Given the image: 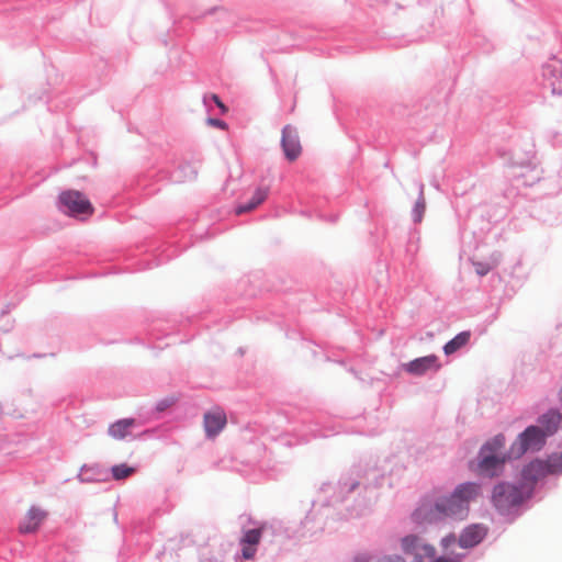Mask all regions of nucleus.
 Listing matches in <instances>:
<instances>
[{
  "instance_id": "nucleus-13",
  "label": "nucleus",
  "mask_w": 562,
  "mask_h": 562,
  "mask_svg": "<svg viewBox=\"0 0 562 562\" xmlns=\"http://www.w3.org/2000/svg\"><path fill=\"white\" fill-rule=\"evenodd\" d=\"M548 475V468L542 460H535L527 464L522 472V480L526 482H537L538 480Z\"/></svg>"
},
{
  "instance_id": "nucleus-28",
  "label": "nucleus",
  "mask_w": 562,
  "mask_h": 562,
  "mask_svg": "<svg viewBox=\"0 0 562 562\" xmlns=\"http://www.w3.org/2000/svg\"><path fill=\"white\" fill-rule=\"evenodd\" d=\"M417 207H418V211H422L425 209V205L424 204H417Z\"/></svg>"
},
{
  "instance_id": "nucleus-4",
  "label": "nucleus",
  "mask_w": 562,
  "mask_h": 562,
  "mask_svg": "<svg viewBox=\"0 0 562 562\" xmlns=\"http://www.w3.org/2000/svg\"><path fill=\"white\" fill-rule=\"evenodd\" d=\"M548 436L538 426H529L512 445L509 457L519 458L525 452L540 450Z\"/></svg>"
},
{
  "instance_id": "nucleus-14",
  "label": "nucleus",
  "mask_w": 562,
  "mask_h": 562,
  "mask_svg": "<svg viewBox=\"0 0 562 562\" xmlns=\"http://www.w3.org/2000/svg\"><path fill=\"white\" fill-rule=\"evenodd\" d=\"M135 426V419L124 418L111 424L108 428V434L115 440H123L132 434V428Z\"/></svg>"
},
{
  "instance_id": "nucleus-8",
  "label": "nucleus",
  "mask_w": 562,
  "mask_h": 562,
  "mask_svg": "<svg viewBox=\"0 0 562 562\" xmlns=\"http://www.w3.org/2000/svg\"><path fill=\"white\" fill-rule=\"evenodd\" d=\"M403 368L409 374L423 375L428 371L437 372L441 368V364L439 363L437 356L429 355L414 359L408 363H405Z\"/></svg>"
},
{
  "instance_id": "nucleus-24",
  "label": "nucleus",
  "mask_w": 562,
  "mask_h": 562,
  "mask_svg": "<svg viewBox=\"0 0 562 562\" xmlns=\"http://www.w3.org/2000/svg\"><path fill=\"white\" fill-rule=\"evenodd\" d=\"M211 99L215 102V104L221 109L222 113L227 112L226 105L221 101L217 94H212Z\"/></svg>"
},
{
  "instance_id": "nucleus-11",
  "label": "nucleus",
  "mask_w": 562,
  "mask_h": 562,
  "mask_svg": "<svg viewBox=\"0 0 562 562\" xmlns=\"http://www.w3.org/2000/svg\"><path fill=\"white\" fill-rule=\"evenodd\" d=\"M263 528L250 529L244 532L240 539L241 554L246 560H250L256 555L257 546L259 544L262 536Z\"/></svg>"
},
{
  "instance_id": "nucleus-16",
  "label": "nucleus",
  "mask_w": 562,
  "mask_h": 562,
  "mask_svg": "<svg viewBox=\"0 0 562 562\" xmlns=\"http://www.w3.org/2000/svg\"><path fill=\"white\" fill-rule=\"evenodd\" d=\"M471 333L470 331H462L458 334L454 338L449 340L443 346V351L447 356H450L454 352H457L459 349L468 345L470 341Z\"/></svg>"
},
{
  "instance_id": "nucleus-27",
  "label": "nucleus",
  "mask_w": 562,
  "mask_h": 562,
  "mask_svg": "<svg viewBox=\"0 0 562 562\" xmlns=\"http://www.w3.org/2000/svg\"><path fill=\"white\" fill-rule=\"evenodd\" d=\"M417 207H418V211H422L425 209V205L424 204H417Z\"/></svg>"
},
{
  "instance_id": "nucleus-6",
  "label": "nucleus",
  "mask_w": 562,
  "mask_h": 562,
  "mask_svg": "<svg viewBox=\"0 0 562 562\" xmlns=\"http://www.w3.org/2000/svg\"><path fill=\"white\" fill-rule=\"evenodd\" d=\"M402 550L407 555H413L412 562H424V558H432L435 555V548L429 544H422L416 536H406L402 539Z\"/></svg>"
},
{
  "instance_id": "nucleus-18",
  "label": "nucleus",
  "mask_w": 562,
  "mask_h": 562,
  "mask_svg": "<svg viewBox=\"0 0 562 562\" xmlns=\"http://www.w3.org/2000/svg\"><path fill=\"white\" fill-rule=\"evenodd\" d=\"M136 472V469L125 463L116 464L111 468L112 477L116 481L127 479Z\"/></svg>"
},
{
  "instance_id": "nucleus-2",
  "label": "nucleus",
  "mask_w": 562,
  "mask_h": 562,
  "mask_svg": "<svg viewBox=\"0 0 562 562\" xmlns=\"http://www.w3.org/2000/svg\"><path fill=\"white\" fill-rule=\"evenodd\" d=\"M58 200L60 210L69 216L87 218L90 217L94 212V209L89 199L80 191H63L59 194Z\"/></svg>"
},
{
  "instance_id": "nucleus-19",
  "label": "nucleus",
  "mask_w": 562,
  "mask_h": 562,
  "mask_svg": "<svg viewBox=\"0 0 562 562\" xmlns=\"http://www.w3.org/2000/svg\"><path fill=\"white\" fill-rule=\"evenodd\" d=\"M552 93L562 94V69H553L548 77Z\"/></svg>"
},
{
  "instance_id": "nucleus-25",
  "label": "nucleus",
  "mask_w": 562,
  "mask_h": 562,
  "mask_svg": "<svg viewBox=\"0 0 562 562\" xmlns=\"http://www.w3.org/2000/svg\"><path fill=\"white\" fill-rule=\"evenodd\" d=\"M454 542V536H448L446 538L442 539V546L443 547H449L450 543Z\"/></svg>"
},
{
  "instance_id": "nucleus-12",
  "label": "nucleus",
  "mask_w": 562,
  "mask_h": 562,
  "mask_svg": "<svg viewBox=\"0 0 562 562\" xmlns=\"http://www.w3.org/2000/svg\"><path fill=\"white\" fill-rule=\"evenodd\" d=\"M486 535V528L475 524L467 527L459 538V544L462 548H472L479 544Z\"/></svg>"
},
{
  "instance_id": "nucleus-20",
  "label": "nucleus",
  "mask_w": 562,
  "mask_h": 562,
  "mask_svg": "<svg viewBox=\"0 0 562 562\" xmlns=\"http://www.w3.org/2000/svg\"><path fill=\"white\" fill-rule=\"evenodd\" d=\"M546 467L548 468V474H558L562 473V454H553L544 461Z\"/></svg>"
},
{
  "instance_id": "nucleus-10",
  "label": "nucleus",
  "mask_w": 562,
  "mask_h": 562,
  "mask_svg": "<svg viewBox=\"0 0 562 562\" xmlns=\"http://www.w3.org/2000/svg\"><path fill=\"white\" fill-rule=\"evenodd\" d=\"M282 148L285 157L293 161L301 155V144L299 140L297 132L292 125H285L282 130Z\"/></svg>"
},
{
  "instance_id": "nucleus-21",
  "label": "nucleus",
  "mask_w": 562,
  "mask_h": 562,
  "mask_svg": "<svg viewBox=\"0 0 562 562\" xmlns=\"http://www.w3.org/2000/svg\"><path fill=\"white\" fill-rule=\"evenodd\" d=\"M472 265L475 269V272L483 277L487 274L494 267H496L497 260H493L492 262L472 261Z\"/></svg>"
},
{
  "instance_id": "nucleus-7",
  "label": "nucleus",
  "mask_w": 562,
  "mask_h": 562,
  "mask_svg": "<svg viewBox=\"0 0 562 562\" xmlns=\"http://www.w3.org/2000/svg\"><path fill=\"white\" fill-rule=\"evenodd\" d=\"M226 414L221 408H214L204 414L203 426L209 438H215L226 426Z\"/></svg>"
},
{
  "instance_id": "nucleus-1",
  "label": "nucleus",
  "mask_w": 562,
  "mask_h": 562,
  "mask_svg": "<svg viewBox=\"0 0 562 562\" xmlns=\"http://www.w3.org/2000/svg\"><path fill=\"white\" fill-rule=\"evenodd\" d=\"M480 495V485L462 483L456 487L449 497L441 498L434 507L422 505L415 513L417 522H434L446 517L464 519L469 513L470 503Z\"/></svg>"
},
{
  "instance_id": "nucleus-5",
  "label": "nucleus",
  "mask_w": 562,
  "mask_h": 562,
  "mask_svg": "<svg viewBox=\"0 0 562 562\" xmlns=\"http://www.w3.org/2000/svg\"><path fill=\"white\" fill-rule=\"evenodd\" d=\"M492 502L501 513H507L522 502L520 488L508 483H501L493 490Z\"/></svg>"
},
{
  "instance_id": "nucleus-17",
  "label": "nucleus",
  "mask_w": 562,
  "mask_h": 562,
  "mask_svg": "<svg viewBox=\"0 0 562 562\" xmlns=\"http://www.w3.org/2000/svg\"><path fill=\"white\" fill-rule=\"evenodd\" d=\"M267 198V191L266 190H262V189H257L255 191V193L252 194L251 199L249 202L243 204V205H239L235 213L237 215H240V214H244V213H247V212H251L252 210H255L258 205H260Z\"/></svg>"
},
{
  "instance_id": "nucleus-23",
  "label": "nucleus",
  "mask_w": 562,
  "mask_h": 562,
  "mask_svg": "<svg viewBox=\"0 0 562 562\" xmlns=\"http://www.w3.org/2000/svg\"><path fill=\"white\" fill-rule=\"evenodd\" d=\"M207 123L212 126H215V127H220L222 130L226 128V123L222 120H218V119H209L207 120Z\"/></svg>"
},
{
  "instance_id": "nucleus-3",
  "label": "nucleus",
  "mask_w": 562,
  "mask_h": 562,
  "mask_svg": "<svg viewBox=\"0 0 562 562\" xmlns=\"http://www.w3.org/2000/svg\"><path fill=\"white\" fill-rule=\"evenodd\" d=\"M505 445V438L502 435L494 437L491 441L486 442L480 452L479 470L481 473L488 476H494L497 469L505 462V458L498 454Z\"/></svg>"
},
{
  "instance_id": "nucleus-9",
  "label": "nucleus",
  "mask_w": 562,
  "mask_h": 562,
  "mask_svg": "<svg viewBox=\"0 0 562 562\" xmlns=\"http://www.w3.org/2000/svg\"><path fill=\"white\" fill-rule=\"evenodd\" d=\"M47 512L38 506H32L22 517L19 524V531L21 533L35 532L42 522L46 519Z\"/></svg>"
},
{
  "instance_id": "nucleus-15",
  "label": "nucleus",
  "mask_w": 562,
  "mask_h": 562,
  "mask_svg": "<svg viewBox=\"0 0 562 562\" xmlns=\"http://www.w3.org/2000/svg\"><path fill=\"white\" fill-rule=\"evenodd\" d=\"M561 415L555 411H550L539 418V426L547 436L553 435L560 425Z\"/></svg>"
},
{
  "instance_id": "nucleus-22",
  "label": "nucleus",
  "mask_w": 562,
  "mask_h": 562,
  "mask_svg": "<svg viewBox=\"0 0 562 562\" xmlns=\"http://www.w3.org/2000/svg\"><path fill=\"white\" fill-rule=\"evenodd\" d=\"M379 562H406V561L400 555H385L382 559H380Z\"/></svg>"
},
{
  "instance_id": "nucleus-26",
  "label": "nucleus",
  "mask_w": 562,
  "mask_h": 562,
  "mask_svg": "<svg viewBox=\"0 0 562 562\" xmlns=\"http://www.w3.org/2000/svg\"><path fill=\"white\" fill-rule=\"evenodd\" d=\"M434 562H459V561L453 558L440 557V558L436 559Z\"/></svg>"
}]
</instances>
